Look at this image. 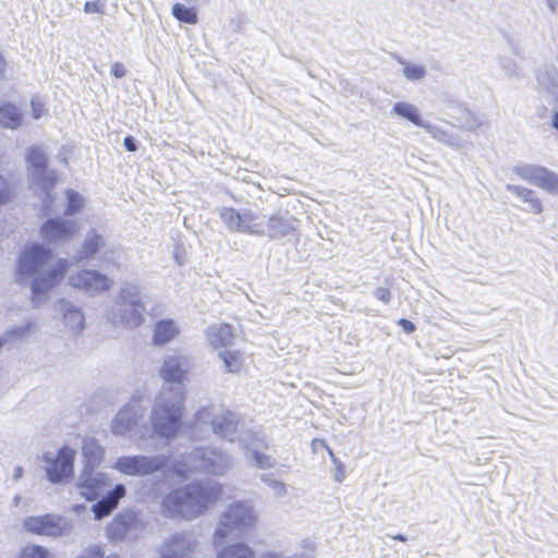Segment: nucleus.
Listing matches in <instances>:
<instances>
[{
    "instance_id": "f257e3e1",
    "label": "nucleus",
    "mask_w": 558,
    "mask_h": 558,
    "mask_svg": "<svg viewBox=\"0 0 558 558\" xmlns=\"http://www.w3.org/2000/svg\"><path fill=\"white\" fill-rule=\"evenodd\" d=\"M50 255V250L34 243L22 251L19 258L15 280L20 286L29 287L36 306L46 300V294L63 278V265L48 266Z\"/></svg>"
},
{
    "instance_id": "f03ea898",
    "label": "nucleus",
    "mask_w": 558,
    "mask_h": 558,
    "mask_svg": "<svg viewBox=\"0 0 558 558\" xmlns=\"http://www.w3.org/2000/svg\"><path fill=\"white\" fill-rule=\"evenodd\" d=\"M221 494L222 486L217 481H195L165 495L160 513L167 519L193 520L215 505Z\"/></svg>"
},
{
    "instance_id": "7ed1b4c3",
    "label": "nucleus",
    "mask_w": 558,
    "mask_h": 558,
    "mask_svg": "<svg viewBox=\"0 0 558 558\" xmlns=\"http://www.w3.org/2000/svg\"><path fill=\"white\" fill-rule=\"evenodd\" d=\"M146 305L141 289L132 282L123 283L107 311V317L114 326L134 329L145 323Z\"/></svg>"
},
{
    "instance_id": "20e7f679",
    "label": "nucleus",
    "mask_w": 558,
    "mask_h": 558,
    "mask_svg": "<svg viewBox=\"0 0 558 558\" xmlns=\"http://www.w3.org/2000/svg\"><path fill=\"white\" fill-rule=\"evenodd\" d=\"M184 410V395L177 390L161 389L151 409L150 421L154 430L161 437L174 436L181 426Z\"/></svg>"
},
{
    "instance_id": "39448f33",
    "label": "nucleus",
    "mask_w": 558,
    "mask_h": 558,
    "mask_svg": "<svg viewBox=\"0 0 558 558\" xmlns=\"http://www.w3.org/2000/svg\"><path fill=\"white\" fill-rule=\"evenodd\" d=\"M239 416L236 413L228 410L221 404H210L201 408L194 417V436L201 433L210 432L218 438L230 442L240 441L239 436Z\"/></svg>"
},
{
    "instance_id": "423d86ee",
    "label": "nucleus",
    "mask_w": 558,
    "mask_h": 558,
    "mask_svg": "<svg viewBox=\"0 0 558 558\" xmlns=\"http://www.w3.org/2000/svg\"><path fill=\"white\" fill-rule=\"evenodd\" d=\"M257 515L250 501L238 500L230 504L219 515L214 534V544H222L228 537H241L256 522Z\"/></svg>"
},
{
    "instance_id": "0eeeda50",
    "label": "nucleus",
    "mask_w": 558,
    "mask_h": 558,
    "mask_svg": "<svg viewBox=\"0 0 558 558\" xmlns=\"http://www.w3.org/2000/svg\"><path fill=\"white\" fill-rule=\"evenodd\" d=\"M183 459L187 470L218 476L225 475L233 464L232 456L216 447L195 448Z\"/></svg>"
},
{
    "instance_id": "6e6552de",
    "label": "nucleus",
    "mask_w": 558,
    "mask_h": 558,
    "mask_svg": "<svg viewBox=\"0 0 558 558\" xmlns=\"http://www.w3.org/2000/svg\"><path fill=\"white\" fill-rule=\"evenodd\" d=\"M23 529L29 534L59 538L72 533L71 521L56 513L28 515L23 520Z\"/></svg>"
},
{
    "instance_id": "1a4fd4ad",
    "label": "nucleus",
    "mask_w": 558,
    "mask_h": 558,
    "mask_svg": "<svg viewBox=\"0 0 558 558\" xmlns=\"http://www.w3.org/2000/svg\"><path fill=\"white\" fill-rule=\"evenodd\" d=\"M192 366L191 357L177 350L168 352L159 367V375L165 381L161 389L177 390L180 387L181 395H184V378Z\"/></svg>"
},
{
    "instance_id": "9d476101",
    "label": "nucleus",
    "mask_w": 558,
    "mask_h": 558,
    "mask_svg": "<svg viewBox=\"0 0 558 558\" xmlns=\"http://www.w3.org/2000/svg\"><path fill=\"white\" fill-rule=\"evenodd\" d=\"M219 217L231 232L257 236L265 234L263 219L251 209L240 210L232 207H222L219 209Z\"/></svg>"
},
{
    "instance_id": "9b49d317",
    "label": "nucleus",
    "mask_w": 558,
    "mask_h": 558,
    "mask_svg": "<svg viewBox=\"0 0 558 558\" xmlns=\"http://www.w3.org/2000/svg\"><path fill=\"white\" fill-rule=\"evenodd\" d=\"M169 459L165 454L157 456H122L117 459L113 469L130 476H146L163 470Z\"/></svg>"
},
{
    "instance_id": "f8f14e48",
    "label": "nucleus",
    "mask_w": 558,
    "mask_h": 558,
    "mask_svg": "<svg viewBox=\"0 0 558 558\" xmlns=\"http://www.w3.org/2000/svg\"><path fill=\"white\" fill-rule=\"evenodd\" d=\"M26 162L31 170L32 182L39 186L47 198H51V190L56 183V173L47 167L48 157L45 150L38 146H32L25 155Z\"/></svg>"
},
{
    "instance_id": "ddd939ff",
    "label": "nucleus",
    "mask_w": 558,
    "mask_h": 558,
    "mask_svg": "<svg viewBox=\"0 0 558 558\" xmlns=\"http://www.w3.org/2000/svg\"><path fill=\"white\" fill-rule=\"evenodd\" d=\"M75 450L69 446H62L57 453L46 452V475L50 483L60 484L73 475Z\"/></svg>"
},
{
    "instance_id": "4468645a",
    "label": "nucleus",
    "mask_w": 558,
    "mask_h": 558,
    "mask_svg": "<svg viewBox=\"0 0 558 558\" xmlns=\"http://www.w3.org/2000/svg\"><path fill=\"white\" fill-rule=\"evenodd\" d=\"M513 172L530 184L558 195V174L554 171L539 165L524 163L515 166Z\"/></svg>"
},
{
    "instance_id": "2eb2a0df",
    "label": "nucleus",
    "mask_w": 558,
    "mask_h": 558,
    "mask_svg": "<svg viewBox=\"0 0 558 558\" xmlns=\"http://www.w3.org/2000/svg\"><path fill=\"white\" fill-rule=\"evenodd\" d=\"M197 541L190 532H175L159 547V558H192Z\"/></svg>"
},
{
    "instance_id": "dca6fc26",
    "label": "nucleus",
    "mask_w": 558,
    "mask_h": 558,
    "mask_svg": "<svg viewBox=\"0 0 558 558\" xmlns=\"http://www.w3.org/2000/svg\"><path fill=\"white\" fill-rule=\"evenodd\" d=\"M70 284L90 295L107 291L112 286V280L97 270L84 269L69 277Z\"/></svg>"
},
{
    "instance_id": "f3484780",
    "label": "nucleus",
    "mask_w": 558,
    "mask_h": 558,
    "mask_svg": "<svg viewBox=\"0 0 558 558\" xmlns=\"http://www.w3.org/2000/svg\"><path fill=\"white\" fill-rule=\"evenodd\" d=\"M141 522L136 513L126 510L118 513L107 525V535L110 539L122 541L133 531H138Z\"/></svg>"
},
{
    "instance_id": "a211bd4d",
    "label": "nucleus",
    "mask_w": 558,
    "mask_h": 558,
    "mask_svg": "<svg viewBox=\"0 0 558 558\" xmlns=\"http://www.w3.org/2000/svg\"><path fill=\"white\" fill-rule=\"evenodd\" d=\"M107 486V478L104 473L88 471V466L85 468L81 474L77 483L80 495L85 497L87 500H95Z\"/></svg>"
},
{
    "instance_id": "6ab92c4d",
    "label": "nucleus",
    "mask_w": 558,
    "mask_h": 558,
    "mask_svg": "<svg viewBox=\"0 0 558 558\" xmlns=\"http://www.w3.org/2000/svg\"><path fill=\"white\" fill-rule=\"evenodd\" d=\"M141 417H143V409L129 403L113 418L111 430L114 435L124 436L133 429Z\"/></svg>"
},
{
    "instance_id": "aec40b11",
    "label": "nucleus",
    "mask_w": 558,
    "mask_h": 558,
    "mask_svg": "<svg viewBox=\"0 0 558 558\" xmlns=\"http://www.w3.org/2000/svg\"><path fill=\"white\" fill-rule=\"evenodd\" d=\"M74 221L61 218H50L40 228L43 238L48 242L68 241L74 233Z\"/></svg>"
},
{
    "instance_id": "412c9836",
    "label": "nucleus",
    "mask_w": 558,
    "mask_h": 558,
    "mask_svg": "<svg viewBox=\"0 0 558 558\" xmlns=\"http://www.w3.org/2000/svg\"><path fill=\"white\" fill-rule=\"evenodd\" d=\"M267 229L265 234L270 240H280L290 234H293L296 230L295 219L288 214L276 213L271 215L266 223Z\"/></svg>"
},
{
    "instance_id": "4be33fe9",
    "label": "nucleus",
    "mask_w": 558,
    "mask_h": 558,
    "mask_svg": "<svg viewBox=\"0 0 558 558\" xmlns=\"http://www.w3.org/2000/svg\"><path fill=\"white\" fill-rule=\"evenodd\" d=\"M57 310L62 315L63 323L71 332L77 333L84 329L85 317L80 307L70 301L60 300Z\"/></svg>"
},
{
    "instance_id": "5701e85b",
    "label": "nucleus",
    "mask_w": 558,
    "mask_h": 558,
    "mask_svg": "<svg viewBox=\"0 0 558 558\" xmlns=\"http://www.w3.org/2000/svg\"><path fill=\"white\" fill-rule=\"evenodd\" d=\"M179 332L180 328L173 319H160L154 326L153 342L156 345H165L171 342Z\"/></svg>"
},
{
    "instance_id": "b1692460",
    "label": "nucleus",
    "mask_w": 558,
    "mask_h": 558,
    "mask_svg": "<svg viewBox=\"0 0 558 558\" xmlns=\"http://www.w3.org/2000/svg\"><path fill=\"white\" fill-rule=\"evenodd\" d=\"M241 444L245 450V454L248 461H251L257 469H271L276 465V460L270 456L259 451V445L257 440L247 442L245 439H241Z\"/></svg>"
},
{
    "instance_id": "393cba45",
    "label": "nucleus",
    "mask_w": 558,
    "mask_h": 558,
    "mask_svg": "<svg viewBox=\"0 0 558 558\" xmlns=\"http://www.w3.org/2000/svg\"><path fill=\"white\" fill-rule=\"evenodd\" d=\"M206 337L211 347L227 348L232 342V327L228 324L211 325L206 330Z\"/></svg>"
},
{
    "instance_id": "a878e982",
    "label": "nucleus",
    "mask_w": 558,
    "mask_h": 558,
    "mask_svg": "<svg viewBox=\"0 0 558 558\" xmlns=\"http://www.w3.org/2000/svg\"><path fill=\"white\" fill-rule=\"evenodd\" d=\"M506 189L523 202L527 203L530 205V210L533 214L542 213L543 204L533 190L515 184H507Z\"/></svg>"
},
{
    "instance_id": "bb28decb",
    "label": "nucleus",
    "mask_w": 558,
    "mask_h": 558,
    "mask_svg": "<svg viewBox=\"0 0 558 558\" xmlns=\"http://www.w3.org/2000/svg\"><path fill=\"white\" fill-rule=\"evenodd\" d=\"M391 113H393L402 119H405V120L412 122L413 124H415L416 126H420L423 129H424V125L427 123L422 120L418 109L414 105L405 102V101L396 102L392 107Z\"/></svg>"
},
{
    "instance_id": "cd10ccee",
    "label": "nucleus",
    "mask_w": 558,
    "mask_h": 558,
    "mask_svg": "<svg viewBox=\"0 0 558 558\" xmlns=\"http://www.w3.org/2000/svg\"><path fill=\"white\" fill-rule=\"evenodd\" d=\"M22 123V114L19 108L12 104L0 105V125L5 129L16 130Z\"/></svg>"
},
{
    "instance_id": "c85d7f7f",
    "label": "nucleus",
    "mask_w": 558,
    "mask_h": 558,
    "mask_svg": "<svg viewBox=\"0 0 558 558\" xmlns=\"http://www.w3.org/2000/svg\"><path fill=\"white\" fill-rule=\"evenodd\" d=\"M104 245V239L100 233L96 230H90L87 232L85 241L80 251L81 258H90L96 252Z\"/></svg>"
},
{
    "instance_id": "c756f323",
    "label": "nucleus",
    "mask_w": 558,
    "mask_h": 558,
    "mask_svg": "<svg viewBox=\"0 0 558 558\" xmlns=\"http://www.w3.org/2000/svg\"><path fill=\"white\" fill-rule=\"evenodd\" d=\"M424 130L432 135L436 141L444 143L447 146L459 148L460 140L457 135L449 133L440 128L433 125L430 123H426L424 125Z\"/></svg>"
},
{
    "instance_id": "7c9ffc66",
    "label": "nucleus",
    "mask_w": 558,
    "mask_h": 558,
    "mask_svg": "<svg viewBox=\"0 0 558 558\" xmlns=\"http://www.w3.org/2000/svg\"><path fill=\"white\" fill-rule=\"evenodd\" d=\"M254 550L246 544L236 543L218 551L216 558H254Z\"/></svg>"
},
{
    "instance_id": "2f4dec72",
    "label": "nucleus",
    "mask_w": 558,
    "mask_h": 558,
    "mask_svg": "<svg viewBox=\"0 0 558 558\" xmlns=\"http://www.w3.org/2000/svg\"><path fill=\"white\" fill-rule=\"evenodd\" d=\"M82 452L83 456L87 459V465L98 463L104 456L101 446L95 438L90 437H86L83 440Z\"/></svg>"
},
{
    "instance_id": "473e14b6",
    "label": "nucleus",
    "mask_w": 558,
    "mask_h": 558,
    "mask_svg": "<svg viewBox=\"0 0 558 558\" xmlns=\"http://www.w3.org/2000/svg\"><path fill=\"white\" fill-rule=\"evenodd\" d=\"M218 357L223 362L225 372L238 373L240 371L242 361L239 352L226 349L218 352Z\"/></svg>"
},
{
    "instance_id": "72a5a7b5",
    "label": "nucleus",
    "mask_w": 558,
    "mask_h": 558,
    "mask_svg": "<svg viewBox=\"0 0 558 558\" xmlns=\"http://www.w3.org/2000/svg\"><path fill=\"white\" fill-rule=\"evenodd\" d=\"M172 15L180 22L186 24H196L197 14L193 8L185 7L182 3H175L172 7Z\"/></svg>"
},
{
    "instance_id": "f704fd0d",
    "label": "nucleus",
    "mask_w": 558,
    "mask_h": 558,
    "mask_svg": "<svg viewBox=\"0 0 558 558\" xmlns=\"http://www.w3.org/2000/svg\"><path fill=\"white\" fill-rule=\"evenodd\" d=\"M398 61L403 65L402 73L407 80L416 82L425 77L426 70L423 65L410 63L403 59H399Z\"/></svg>"
},
{
    "instance_id": "c9c22d12",
    "label": "nucleus",
    "mask_w": 558,
    "mask_h": 558,
    "mask_svg": "<svg viewBox=\"0 0 558 558\" xmlns=\"http://www.w3.org/2000/svg\"><path fill=\"white\" fill-rule=\"evenodd\" d=\"M259 480L272 490L275 498H283L287 496L288 488L286 484L275 478L271 474L263 473L259 475Z\"/></svg>"
},
{
    "instance_id": "e433bc0d",
    "label": "nucleus",
    "mask_w": 558,
    "mask_h": 558,
    "mask_svg": "<svg viewBox=\"0 0 558 558\" xmlns=\"http://www.w3.org/2000/svg\"><path fill=\"white\" fill-rule=\"evenodd\" d=\"M126 488L123 484H117L113 489L107 492L105 496H102L104 504L109 506V510H114L120 501V499L125 495Z\"/></svg>"
},
{
    "instance_id": "4c0bfd02",
    "label": "nucleus",
    "mask_w": 558,
    "mask_h": 558,
    "mask_svg": "<svg viewBox=\"0 0 558 558\" xmlns=\"http://www.w3.org/2000/svg\"><path fill=\"white\" fill-rule=\"evenodd\" d=\"M68 205L64 210V215L71 216L77 213L83 207V197L75 191H66Z\"/></svg>"
},
{
    "instance_id": "58836bf2",
    "label": "nucleus",
    "mask_w": 558,
    "mask_h": 558,
    "mask_svg": "<svg viewBox=\"0 0 558 558\" xmlns=\"http://www.w3.org/2000/svg\"><path fill=\"white\" fill-rule=\"evenodd\" d=\"M20 558H51L47 548L39 545H27L20 554Z\"/></svg>"
},
{
    "instance_id": "ea45409f",
    "label": "nucleus",
    "mask_w": 558,
    "mask_h": 558,
    "mask_svg": "<svg viewBox=\"0 0 558 558\" xmlns=\"http://www.w3.org/2000/svg\"><path fill=\"white\" fill-rule=\"evenodd\" d=\"M92 510L96 520H101L113 511L109 510V506L104 504L102 499L93 505Z\"/></svg>"
},
{
    "instance_id": "a19ab883",
    "label": "nucleus",
    "mask_w": 558,
    "mask_h": 558,
    "mask_svg": "<svg viewBox=\"0 0 558 558\" xmlns=\"http://www.w3.org/2000/svg\"><path fill=\"white\" fill-rule=\"evenodd\" d=\"M77 558H119L117 555L105 556L99 547L86 548Z\"/></svg>"
},
{
    "instance_id": "79ce46f5",
    "label": "nucleus",
    "mask_w": 558,
    "mask_h": 558,
    "mask_svg": "<svg viewBox=\"0 0 558 558\" xmlns=\"http://www.w3.org/2000/svg\"><path fill=\"white\" fill-rule=\"evenodd\" d=\"M329 452V456L333 462V465H335V469H336V472H335V480L339 483H341L344 477H345V472H344V465L341 461H339L333 452L331 450H328Z\"/></svg>"
},
{
    "instance_id": "37998d69",
    "label": "nucleus",
    "mask_w": 558,
    "mask_h": 558,
    "mask_svg": "<svg viewBox=\"0 0 558 558\" xmlns=\"http://www.w3.org/2000/svg\"><path fill=\"white\" fill-rule=\"evenodd\" d=\"M499 63L505 70L507 76L512 77L517 74V64L514 61L506 58H499Z\"/></svg>"
},
{
    "instance_id": "c03bdc74",
    "label": "nucleus",
    "mask_w": 558,
    "mask_h": 558,
    "mask_svg": "<svg viewBox=\"0 0 558 558\" xmlns=\"http://www.w3.org/2000/svg\"><path fill=\"white\" fill-rule=\"evenodd\" d=\"M374 296L377 300H379V301H381V302L387 304V303H389V301L391 299V292L387 288L378 287L374 291Z\"/></svg>"
},
{
    "instance_id": "a18cd8bd",
    "label": "nucleus",
    "mask_w": 558,
    "mask_h": 558,
    "mask_svg": "<svg viewBox=\"0 0 558 558\" xmlns=\"http://www.w3.org/2000/svg\"><path fill=\"white\" fill-rule=\"evenodd\" d=\"M110 72L116 78H122L126 75V69H125L124 64H122L120 62H114L111 65Z\"/></svg>"
},
{
    "instance_id": "49530a36",
    "label": "nucleus",
    "mask_w": 558,
    "mask_h": 558,
    "mask_svg": "<svg viewBox=\"0 0 558 558\" xmlns=\"http://www.w3.org/2000/svg\"><path fill=\"white\" fill-rule=\"evenodd\" d=\"M9 184L7 180L0 177V205L5 203L9 199Z\"/></svg>"
},
{
    "instance_id": "de8ad7c7",
    "label": "nucleus",
    "mask_w": 558,
    "mask_h": 558,
    "mask_svg": "<svg viewBox=\"0 0 558 558\" xmlns=\"http://www.w3.org/2000/svg\"><path fill=\"white\" fill-rule=\"evenodd\" d=\"M123 146L128 151H136L137 141L133 136L128 135L123 140Z\"/></svg>"
},
{
    "instance_id": "09e8293b",
    "label": "nucleus",
    "mask_w": 558,
    "mask_h": 558,
    "mask_svg": "<svg viewBox=\"0 0 558 558\" xmlns=\"http://www.w3.org/2000/svg\"><path fill=\"white\" fill-rule=\"evenodd\" d=\"M398 325L402 327L405 333L410 335L415 330V325L405 318H400L398 320Z\"/></svg>"
},
{
    "instance_id": "8fccbe9b",
    "label": "nucleus",
    "mask_w": 558,
    "mask_h": 558,
    "mask_svg": "<svg viewBox=\"0 0 558 558\" xmlns=\"http://www.w3.org/2000/svg\"><path fill=\"white\" fill-rule=\"evenodd\" d=\"M101 11L100 4L95 1H87L84 4L85 13H99Z\"/></svg>"
},
{
    "instance_id": "3c124183",
    "label": "nucleus",
    "mask_w": 558,
    "mask_h": 558,
    "mask_svg": "<svg viewBox=\"0 0 558 558\" xmlns=\"http://www.w3.org/2000/svg\"><path fill=\"white\" fill-rule=\"evenodd\" d=\"M537 82H538V85H539L541 87L546 88V89H550L551 87H556V86H557V84H556V82H555V80H554V78H551V80L549 81V83H545V82L543 81V74H542V73H538V74H537Z\"/></svg>"
},
{
    "instance_id": "603ef678",
    "label": "nucleus",
    "mask_w": 558,
    "mask_h": 558,
    "mask_svg": "<svg viewBox=\"0 0 558 558\" xmlns=\"http://www.w3.org/2000/svg\"><path fill=\"white\" fill-rule=\"evenodd\" d=\"M32 107H33V117L35 119H39L40 117L44 116V108L41 105H36L34 101H32Z\"/></svg>"
},
{
    "instance_id": "864d4df0",
    "label": "nucleus",
    "mask_w": 558,
    "mask_h": 558,
    "mask_svg": "<svg viewBox=\"0 0 558 558\" xmlns=\"http://www.w3.org/2000/svg\"><path fill=\"white\" fill-rule=\"evenodd\" d=\"M550 126L558 132V108H554L550 117Z\"/></svg>"
},
{
    "instance_id": "5fc2aeb1",
    "label": "nucleus",
    "mask_w": 558,
    "mask_h": 558,
    "mask_svg": "<svg viewBox=\"0 0 558 558\" xmlns=\"http://www.w3.org/2000/svg\"><path fill=\"white\" fill-rule=\"evenodd\" d=\"M23 476V468L17 465L13 470L12 478L19 481Z\"/></svg>"
},
{
    "instance_id": "6e6d98bb",
    "label": "nucleus",
    "mask_w": 558,
    "mask_h": 558,
    "mask_svg": "<svg viewBox=\"0 0 558 558\" xmlns=\"http://www.w3.org/2000/svg\"><path fill=\"white\" fill-rule=\"evenodd\" d=\"M32 329H33V325L26 324L25 326L19 327L15 331L19 332L20 335H24V333L31 332Z\"/></svg>"
},
{
    "instance_id": "4d7b16f0",
    "label": "nucleus",
    "mask_w": 558,
    "mask_h": 558,
    "mask_svg": "<svg viewBox=\"0 0 558 558\" xmlns=\"http://www.w3.org/2000/svg\"><path fill=\"white\" fill-rule=\"evenodd\" d=\"M4 65H5V62L2 58V56L0 54V81L2 80L3 74H4Z\"/></svg>"
},
{
    "instance_id": "13d9d810",
    "label": "nucleus",
    "mask_w": 558,
    "mask_h": 558,
    "mask_svg": "<svg viewBox=\"0 0 558 558\" xmlns=\"http://www.w3.org/2000/svg\"><path fill=\"white\" fill-rule=\"evenodd\" d=\"M392 539H396V541H400V542H405L408 538L405 535L403 534H396V535H392L391 536Z\"/></svg>"
},
{
    "instance_id": "bf43d9fd",
    "label": "nucleus",
    "mask_w": 558,
    "mask_h": 558,
    "mask_svg": "<svg viewBox=\"0 0 558 558\" xmlns=\"http://www.w3.org/2000/svg\"><path fill=\"white\" fill-rule=\"evenodd\" d=\"M546 3H547V7L549 8V10L551 12H554L555 11V5H556L557 1H555V0H546Z\"/></svg>"
},
{
    "instance_id": "052dcab7",
    "label": "nucleus",
    "mask_w": 558,
    "mask_h": 558,
    "mask_svg": "<svg viewBox=\"0 0 558 558\" xmlns=\"http://www.w3.org/2000/svg\"><path fill=\"white\" fill-rule=\"evenodd\" d=\"M476 125H477V124H474V123H472V122H469V123H466V124L464 125V128L472 130V129H474Z\"/></svg>"
},
{
    "instance_id": "680f3d73",
    "label": "nucleus",
    "mask_w": 558,
    "mask_h": 558,
    "mask_svg": "<svg viewBox=\"0 0 558 558\" xmlns=\"http://www.w3.org/2000/svg\"><path fill=\"white\" fill-rule=\"evenodd\" d=\"M174 258L177 259V263H178L179 265H181V264H182V263H181V260H179V258H178V256H177V255H174Z\"/></svg>"
},
{
    "instance_id": "e2e57ef3",
    "label": "nucleus",
    "mask_w": 558,
    "mask_h": 558,
    "mask_svg": "<svg viewBox=\"0 0 558 558\" xmlns=\"http://www.w3.org/2000/svg\"><path fill=\"white\" fill-rule=\"evenodd\" d=\"M2 344H3V342H2V340L0 339V348L2 347Z\"/></svg>"
}]
</instances>
